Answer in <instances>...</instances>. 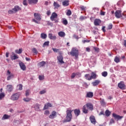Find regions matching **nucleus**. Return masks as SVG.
Returning a JSON list of instances; mask_svg holds the SVG:
<instances>
[{"label": "nucleus", "instance_id": "nucleus-40", "mask_svg": "<svg viewBox=\"0 0 126 126\" xmlns=\"http://www.w3.org/2000/svg\"><path fill=\"white\" fill-rule=\"evenodd\" d=\"M114 62H115V63H120V58L117 56L115 57L114 59Z\"/></svg>", "mask_w": 126, "mask_h": 126}, {"label": "nucleus", "instance_id": "nucleus-9", "mask_svg": "<svg viewBox=\"0 0 126 126\" xmlns=\"http://www.w3.org/2000/svg\"><path fill=\"white\" fill-rule=\"evenodd\" d=\"M118 87L122 89V90H125L126 89V85H125V82L122 81L118 83Z\"/></svg>", "mask_w": 126, "mask_h": 126}, {"label": "nucleus", "instance_id": "nucleus-41", "mask_svg": "<svg viewBox=\"0 0 126 126\" xmlns=\"http://www.w3.org/2000/svg\"><path fill=\"white\" fill-rule=\"evenodd\" d=\"M22 48H20L18 50H15V53L16 54H21L22 53Z\"/></svg>", "mask_w": 126, "mask_h": 126}, {"label": "nucleus", "instance_id": "nucleus-36", "mask_svg": "<svg viewBox=\"0 0 126 126\" xmlns=\"http://www.w3.org/2000/svg\"><path fill=\"white\" fill-rule=\"evenodd\" d=\"M5 96V94H4V93H1L0 94V100H2L3 98H4Z\"/></svg>", "mask_w": 126, "mask_h": 126}, {"label": "nucleus", "instance_id": "nucleus-16", "mask_svg": "<svg viewBox=\"0 0 126 126\" xmlns=\"http://www.w3.org/2000/svg\"><path fill=\"white\" fill-rule=\"evenodd\" d=\"M13 10H14L15 13H16V12H17V11H19V10H21V8H20V7H19V6H18V5H16L13 8Z\"/></svg>", "mask_w": 126, "mask_h": 126}, {"label": "nucleus", "instance_id": "nucleus-13", "mask_svg": "<svg viewBox=\"0 0 126 126\" xmlns=\"http://www.w3.org/2000/svg\"><path fill=\"white\" fill-rule=\"evenodd\" d=\"M19 64L20 66V68L22 69V70H26V66H25V64L22 62H20Z\"/></svg>", "mask_w": 126, "mask_h": 126}, {"label": "nucleus", "instance_id": "nucleus-51", "mask_svg": "<svg viewBox=\"0 0 126 126\" xmlns=\"http://www.w3.org/2000/svg\"><path fill=\"white\" fill-rule=\"evenodd\" d=\"M44 115L48 116L50 115V111L49 110H45L44 112Z\"/></svg>", "mask_w": 126, "mask_h": 126}, {"label": "nucleus", "instance_id": "nucleus-54", "mask_svg": "<svg viewBox=\"0 0 126 126\" xmlns=\"http://www.w3.org/2000/svg\"><path fill=\"white\" fill-rule=\"evenodd\" d=\"M108 28L109 30H111V29H112L113 28V25L112 24H110L108 26Z\"/></svg>", "mask_w": 126, "mask_h": 126}, {"label": "nucleus", "instance_id": "nucleus-8", "mask_svg": "<svg viewBox=\"0 0 126 126\" xmlns=\"http://www.w3.org/2000/svg\"><path fill=\"white\" fill-rule=\"evenodd\" d=\"M49 118L51 120H54L55 118H57V111H53L51 114L49 116Z\"/></svg>", "mask_w": 126, "mask_h": 126}, {"label": "nucleus", "instance_id": "nucleus-20", "mask_svg": "<svg viewBox=\"0 0 126 126\" xmlns=\"http://www.w3.org/2000/svg\"><path fill=\"white\" fill-rule=\"evenodd\" d=\"M86 97V98H92V97H93V93L91 92L87 93Z\"/></svg>", "mask_w": 126, "mask_h": 126}, {"label": "nucleus", "instance_id": "nucleus-60", "mask_svg": "<svg viewBox=\"0 0 126 126\" xmlns=\"http://www.w3.org/2000/svg\"><path fill=\"white\" fill-rule=\"evenodd\" d=\"M83 43H89L90 42V40H85L82 41Z\"/></svg>", "mask_w": 126, "mask_h": 126}, {"label": "nucleus", "instance_id": "nucleus-52", "mask_svg": "<svg viewBox=\"0 0 126 126\" xmlns=\"http://www.w3.org/2000/svg\"><path fill=\"white\" fill-rule=\"evenodd\" d=\"M39 80H43L44 79V76L43 75H39L38 77Z\"/></svg>", "mask_w": 126, "mask_h": 126}, {"label": "nucleus", "instance_id": "nucleus-35", "mask_svg": "<svg viewBox=\"0 0 126 126\" xmlns=\"http://www.w3.org/2000/svg\"><path fill=\"white\" fill-rule=\"evenodd\" d=\"M63 6H67V5H68L69 4L68 3V1L67 0H65L63 2Z\"/></svg>", "mask_w": 126, "mask_h": 126}, {"label": "nucleus", "instance_id": "nucleus-24", "mask_svg": "<svg viewBox=\"0 0 126 126\" xmlns=\"http://www.w3.org/2000/svg\"><path fill=\"white\" fill-rule=\"evenodd\" d=\"M34 108L35 111H40V104L36 103L34 105Z\"/></svg>", "mask_w": 126, "mask_h": 126}, {"label": "nucleus", "instance_id": "nucleus-31", "mask_svg": "<svg viewBox=\"0 0 126 126\" xmlns=\"http://www.w3.org/2000/svg\"><path fill=\"white\" fill-rule=\"evenodd\" d=\"M29 2L30 4H32V3H37V2H38V0H29Z\"/></svg>", "mask_w": 126, "mask_h": 126}, {"label": "nucleus", "instance_id": "nucleus-12", "mask_svg": "<svg viewBox=\"0 0 126 126\" xmlns=\"http://www.w3.org/2000/svg\"><path fill=\"white\" fill-rule=\"evenodd\" d=\"M52 107V104H51L50 102H48L44 105L43 110H47L49 109V108H51Z\"/></svg>", "mask_w": 126, "mask_h": 126}, {"label": "nucleus", "instance_id": "nucleus-62", "mask_svg": "<svg viewBox=\"0 0 126 126\" xmlns=\"http://www.w3.org/2000/svg\"><path fill=\"white\" fill-rule=\"evenodd\" d=\"M86 51L87 52H90L91 51V50L90 49V48L89 47H87L86 48Z\"/></svg>", "mask_w": 126, "mask_h": 126}, {"label": "nucleus", "instance_id": "nucleus-42", "mask_svg": "<svg viewBox=\"0 0 126 126\" xmlns=\"http://www.w3.org/2000/svg\"><path fill=\"white\" fill-rule=\"evenodd\" d=\"M8 13H9V14H13L16 13L14 11V10H13V9L12 8L11 10H9L8 11Z\"/></svg>", "mask_w": 126, "mask_h": 126}, {"label": "nucleus", "instance_id": "nucleus-21", "mask_svg": "<svg viewBox=\"0 0 126 126\" xmlns=\"http://www.w3.org/2000/svg\"><path fill=\"white\" fill-rule=\"evenodd\" d=\"M88 108H87V106L86 105H84L83 107V112L84 114H87V113H88Z\"/></svg>", "mask_w": 126, "mask_h": 126}, {"label": "nucleus", "instance_id": "nucleus-34", "mask_svg": "<svg viewBox=\"0 0 126 126\" xmlns=\"http://www.w3.org/2000/svg\"><path fill=\"white\" fill-rule=\"evenodd\" d=\"M49 44H50V41H46L43 43L42 47L43 48H45V47H48V46H49Z\"/></svg>", "mask_w": 126, "mask_h": 126}, {"label": "nucleus", "instance_id": "nucleus-56", "mask_svg": "<svg viewBox=\"0 0 126 126\" xmlns=\"http://www.w3.org/2000/svg\"><path fill=\"white\" fill-rule=\"evenodd\" d=\"M52 50L55 53H58V52H59V49H58L52 48Z\"/></svg>", "mask_w": 126, "mask_h": 126}, {"label": "nucleus", "instance_id": "nucleus-58", "mask_svg": "<svg viewBox=\"0 0 126 126\" xmlns=\"http://www.w3.org/2000/svg\"><path fill=\"white\" fill-rule=\"evenodd\" d=\"M114 123H115V121L114 120V119H111L110 120V124L111 125H112V124H114Z\"/></svg>", "mask_w": 126, "mask_h": 126}, {"label": "nucleus", "instance_id": "nucleus-48", "mask_svg": "<svg viewBox=\"0 0 126 126\" xmlns=\"http://www.w3.org/2000/svg\"><path fill=\"white\" fill-rule=\"evenodd\" d=\"M17 87H18L19 90H22L23 86L22 84L18 85Z\"/></svg>", "mask_w": 126, "mask_h": 126}, {"label": "nucleus", "instance_id": "nucleus-37", "mask_svg": "<svg viewBox=\"0 0 126 126\" xmlns=\"http://www.w3.org/2000/svg\"><path fill=\"white\" fill-rule=\"evenodd\" d=\"M101 75L103 77H106L108 76V72L107 71H103L101 73Z\"/></svg>", "mask_w": 126, "mask_h": 126}, {"label": "nucleus", "instance_id": "nucleus-45", "mask_svg": "<svg viewBox=\"0 0 126 126\" xmlns=\"http://www.w3.org/2000/svg\"><path fill=\"white\" fill-rule=\"evenodd\" d=\"M87 19V17L86 16H81L80 17V20H82V21Z\"/></svg>", "mask_w": 126, "mask_h": 126}, {"label": "nucleus", "instance_id": "nucleus-2", "mask_svg": "<svg viewBox=\"0 0 126 126\" xmlns=\"http://www.w3.org/2000/svg\"><path fill=\"white\" fill-rule=\"evenodd\" d=\"M70 55L72 57H75V59H77L78 58V56H79V51L78 49L75 47H73L71 51L69 52Z\"/></svg>", "mask_w": 126, "mask_h": 126}, {"label": "nucleus", "instance_id": "nucleus-6", "mask_svg": "<svg viewBox=\"0 0 126 126\" xmlns=\"http://www.w3.org/2000/svg\"><path fill=\"white\" fill-rule=\"evenodd\" d=\"M125 16V17H126V15H125V14H122V12L120 10H117L115 12V16L116 18H121V17H122V16Z\"/></svg>", "mask_w": 126, "mask_h": 126}, {"label": "nucleus", "instance_id": "nucleus-3", "mask_svg": "<svg viewBox=\"0 0 126 126\" xmlns=\"http://www.w3.org/2000/svg\"><path fill=\"white\" fill-rule=\"evenodd\" d=\"M34 17L35 19H33L32 21H33V22H35V23H37V24H39V23L38 21H40L41 19V15H40V14L38 13H34Z\"/></svg>", "mask_w": 126, "mask_h": 126}, {"label": "nucleus", "instance_id": "nucleus-43", "mask_svg": "<svg viewBox=\"0 0 126 126\" xmlns=\"http://www.w3.org/2000/svg\"><path fill=\"white\" fill-rule=\"evenodd\" d=\"M100 104L102 106H106V103H105V100L104 99H101L100 100Z\"/></svg>", "mask_w": 126, "mask_h": 126}, {"label": "nucleus", "instance_id": "nucleus-15", "mask_svg": "<svg viewBox=\"0 0 126 126\" xmlns=\"http://www.w3.org/2000/svg\"><path fill=\"white\" fill-rule=\"evenodd\" d=\"M48 38L51 40H56L57 39V36L53 35V33H49L48 34Z\"/></svg>", "mask_w": 126, "mask_h": 126}, {"label": "nucleus", "instance_id": "nucleus-33", "mask_svg": "<svg viewBox=\"0 0 126 126\" xmlns=\"http://www.w3.org/2000/svg\"><path fill=\"white\" fill-rule=\"evenodd\" d=\"M12 55H13V56H11V60H16V59H18V56L15 55L14 53H12Z\"/></svg>", "mask_w": 126, "mask_h": 126}, {"label": "nucleus", "instance_id": "nucleus-53", "mask_svg": "<svg viewBox=\"0 0 126 126\" xmlns=\"http://www.w3.org/2000/svg\"><path fill=\"white\" fill-rule=\"evenodd\" d=\"M76 75V74L75 73H72L71 76V78L72 79H73V78L75 77Z\"/></svg>", "mask_w": 126, "mask_h": 126}, {"label": "nucleus", "instance_id": "nucleus-23", "mask_svg": "<svg viewBox=\"0 0 126 126\" xmlns=\"http://www.w3.org/2000/svg\"><path fill=\"white\" fill-rule=\"evenodd\" d=\"M74 113L76 117H78L79 115H80V110L79 109H75L74 110Z\"/></svg>", "mask_w": 126, "mask_h": 126}, {"label": "nucleus", "instance_id": "nucleus-29", "mask_svg": "<svg viewBox=\"0 0 126 126\" xmlns=\"http://www.w3.org/2000/svg\"><path fill=\"white\" fill-rule=\"evenodd\" d=\"M62 23L64 25H67V20H66V19L65 18H63L62 19Z\"/></svg>", "mask_w": 126, "mask_h": 126}, {"label": "nucleus", "instance_id": "nucleus-38", "mask_svg": "<svg viewBox=\"0 0 126 126\" xmlns=\"http://www.w3.org/2000/svg\"><path fill=\"white\" fill-rule=\"evenodd\" d=\"M41 38H42V39H46V38H47V34L42 33L41 34Z\"/></svg>", "mask_w": 126, "mask_h": 126}, {"label": "nucleus", "instance_id": "nucleus-27", "mask_svg": "<svg viewBox=\"0 0 126 126\" xmlns=\"http://www.w3.org/2000/svg\"><path fill=\"white\" fill-rule=\"evenodd\" d=\"M96 76V73H95L94 72H92V75L91 76V80L92 79H95Z\"/></svg>", "mask_w": 126, "mask_h": 126}, {"label": "nucleus", "instance_id": "nucleus-17", "mask_svg": "<svg viewBox=\"0 0 126 126\" xmlns=\"http://www.w3.org/2000/svg\"><path fill=\"white\" fill-rule=\"evenodd\" d=\"M101 22L100 20V19H96L94 20V24L95 26H99V25H100V24L101 23Z\"/></svg>", "mask_w": 126, "mask_h": 126}, {"label": "nucleus", "instance_id": "nucleus-4", "mask_svg": "<svg viewBox=\"0 0 126 126\" xmlns=\"http://www.w3.org/2000/svg\"><path fill=\"white\" fill-rule=\"evenodd\" d=\"M57 17H58V14L56 12H53L50 17V20L51 21H55V23H58L59 19H57Z\"/></svg>", "mask_w": 126, "mask_h": 126}, {"label": "nucleus", "instance_id": "nucleus-49", "mask_svg": "<svg viewBox=\"0 0 126 126\" xmlns=\"http://www.w3.org/2000/svg\"><path fill=\"white\" fill-rule=\"evenodd\" d=\"M46 92V90H43L39 92V94L42 95V94H45Z\"/></svg>", "mask_w": 126, "mask_h": 126}, {"label": "nucleus", "instance_id": "nucleus-14", "mask_svg": "<svg viewBox=\"0 0 126 126\" xmlns=\"http://www.w3.org/2000/svg\"><path fill=\"white\" fill-rule=\"evenodd\" d=\"M6 90L8 92H11L13 90V87L11 85H8L6 87Z\"/></svg>", "mask_w": 126, "mask_h": 126}, {"label": "nucleus", "instance_id": "nucleus-63", "mask_svg": "<svg viewBox=\"0 0 126 126\" xmlns=\"http://www.w3.org/2000/svg\"><path fill=\"white\" fill-rule=\"evenodd\" d=\"M105 28H106V27H105V26H103V27H102V31H103L104 32H106V30H105Z\"/></svg>", "mask_w": 126, "mask_h": 126}, {"label": "nucleus", "instance_id": "nucleus-28", "mask_svg": "<svg viewBox=\"0 0 126 126\" xmlns=\"http://www.w3.org/2000/svg\"><path fill=\"white\" fill-rule=\"evenodd\" d=\"M45 64H46V62H45L44 61H42L38 63V66H39V67H42L44 66L45 65Z\"/></svg>", "mask_w": 126, "mask_h": 126}, {"label": "nucleus", "instance_id": "nucleus-11", "mask_svg": "<svg viewBox=\"0 0 126 126\" xmlns=\"http://www.w3.org/2000/svg\"><path fill=\"white\" fill-rule=\"evenodd\" d=\"M57 60L58 62L60 63H64V62H63V57L62 55H59V56L57 57Z\"/></svg>", "mask_w": 126, "mask_h": 126}, {"label": "nucleus", "instance_id": "nucleus-22", "mask_svg": "<svg viewBox=\"0 0 126 126\" xmlns=\"http://www.w3.org/2000/svg\"><path fill=\"white\" fill-rule=\"evenodd\" d=\"M58 35L59 37H61V38H63L65 36V33L63 32H58Z\"/></svg>", "mask_w": 126, "mask_h": 126}, {"label": "nucleus", "instance_id": "nucleus-39", "mask_svg": "<svg viewBox=\"0 0 126 126\" xmlns=\"http://www.w3.org/2000/svg\"><path fill=\"white\" fill-rule=\"evenodd\" d=\"M105 113V116H106V117H109L111 115V112L108 110H106Z\"/></svg>", "mask_w": 126, "mask_h": 126}, {"label": "nucleus", "instance_id": "nucleus-44", "mask_svg": "<svg viewBox=\"0 0 126 126\" xmlns=\"http://www.w3.org/2000/svg\"><path fill=\"white\" fill-rule=\"evenodd\" d=\"M23 100L25 102H30V101H31V98L29 97H27L24 98Z\"/></svg>", "mask_w": 126, "mask_h": 126}, {"label": "nucleus", "instance_id": "nucleus-32", "mask_svg": "<svg viewBox=\"0 0 126 126\" xmlns=\"http://www.w3.org/2000/svg\"><path fill=\"white\" fill-rule=\"evenodd\" d=\"M85 77L87 80H91V77L89 74H86L85 75Z\"/></svg>", "mask_w": 126, "mask_h": 126}, {"label": "nucleus", "instance_id": "nucleus-61", "mask_svg": "<svg viewBox=\"0 0 126 126\" xmlns=\"http://www.w3.org/2000/svg\"><path fill=\"white\" fill-rule=\"evenodd\" d=\"M94 50L95 52H99V48H98L94 47Z\"/></svg>", "mask_w": 126, "mask_h": 126}, {"label": "nucleus", "instance_id": "nucleus-50", "mask_svg": "<svg viewBox=\"0 0 126 126\" xmlns=\"http://www.w3.org/2000/svg\"><path fill=\"white\" fill-rule=\"evenodd\" d=\"M32 52L33 53H34V54H35V55H37V54H38V51H37V49H36V48H33L32 49Z\"/></svg>", "mask_w": 126, "mask_h": 126}, {"label": "nucleus", "instance_id": "nucleus-57", "mask_svg": "<svg viewBox=\"0 0 126 126\" xmlns=\"http://www.w3.org/2000/svg\"><path fill=\"white\" fill-rule=\"evenodd\" d=\"M106 14V12H103L102 10L100 11V15H105V14Z\"/></svg>", "mask_w": 126, "mask_h": 126}, {"label": "nucleus", "instance_id": "nucleus-10", "mask_svg": "<svg viewBox=\"0 0 126 126\" xmlns=\"http://www.w3.org/2000/svg\"><path fill=\"white\" fill-rule=\"evenodd\" d=\"M112 117L115 119V120H118V121H120V120H122L124 116H120L116 113H113Z\"/></svg>", "mask_w": 126, "mask_h": 126}, {"label": "nucleus", "instance_id": "nucleus-25", "mask_svg": "<svg viewBox=\"0 0 126 126\" xmlns=\"http://www.w3.org/2000/svg\"><path fill=\"white\" fill-rule=\"evenodd\" d=\"M10 118V116L7 114H5L3 116L2 118V121H4V120H8Z\"/></svg>", "mask_w": 126, "mask_h": 126}, {"label": "nucleus", "instance_id": "nucleus-19", "mask_svg": "<svg viewBox=\"0 0 126 126\" xmlns=\"http://www.w3.org/2000/svg\"><path fill=\"white\" fill-rule=\"evenodd\" d=\"M86 106H87L89 110H90L91 111H92L93 110V105H92V104L90 103H88L86 104Z\"/></svg>", "mask_w": 126, "mask_h": 126}, {"label": "nucleus", "instance_id": "nucleus-30", "mask_svg": "<svg viewBox=\"0 0 126 126\" xmlns=\"http://www.w3.org/2000/svg\"><path fill=\"white\" fill-rule=\"evenodd\" d=\"M53 5L55 7V8H59V7L61 6V5L59 4V3L56 1H54Z\"/></svg>", "mask_w": 126, "mask_h": 126}, {"label": "nucleus", "instance_id": "nucleus-47", "mask_svg": "<svg viewBox=\"0 0 126 126\" xmlns=\"http://www.w3.org/2000/svg\"><path fill=\"white\" fill-rule=\"evenodd\" d=\"M66 14L67 15V16H70V15L71 14V11L68 10Z\"/></svg>", "mask_w": 126, "mask_h": 126}, {"label": "nucleus", "instance_id": "nucleus-7", "mask_svg": "<svg viewBox=\"0 0 126 126\" xmlns=\"http://www.w3.org/2000/svg\"><path fill=\"white\" fill-rule=\"evenodd\" d=\"M7 75H8V77H7V80H10L11 78H13L14 77V75L13 73H11L9 71V70H8L7 71Z\"/></svg>", "mask_w": 126, "mask_h": 126}, {"label": "nucleus", "instance_id": "nucleus-5", "mask_svg": "<svg viewBox=\"0 0 126 126\" xmlns=\"http://www.w3.org/2000/svg\"><path fill=\"white\" fill-rule=\"evenodd\" d=\"M20 97V93H17L13 94L10 97L11 100L12 101H16L19 99Z\"/></svg>", "mask_w": 126, "mask_h": 126}, {"label": "nucleus", "instance_id": "nucleus-64", "mask_svg": "<svg viewBox=\"0 0 126 126\" xmlns=\"http://www.w3.org/2000/svg\"><path fill=\"white\" fill-rule=\"evenodd\" d=\"M81 9H82V10H85V7L82 6L81 7Z\"/></svg>", "mask_w": 126, "mask_h": 126}, {"label": "nucleus", "instance_id": "nucleus-46", "mask_svg": "<svg viewBox=\"0 0 126 126\" xmlns=\"http://www.w3.org/2000/svg\"><path fill=\"white\" fill-rule=\"evenodd\" d=\"M30 90H27L26 91V96L27 97H28V96L30 95Z\"/></svg>", "mask_w": 126, "mask_h": 126}, {"label": "nucleus", "instance_id": "nucleus-1", "mask_svg": "<svg viewBox=\"0 0 126 126\" xmlns=\"http://www.w3.org/2000/svg\"><path fill=\"white\" fill-rule=\"evenodd\" d=\"M73 112V110L70 108H67L66 111V119L63 121V123H68L71 121L72 119V114H71Z\"/></svg>", "mask_w": 126, "mask_h": 126}, {"label": "nucleus", "instance_id": "nucleus-26", "mask_svg": "<svg viewBox=\"0 0 126 126\" xmlns=\"http://www.w3.org/2000/svg\"><path fill=\"white\" fill-rule=\"evenodd\" d=\"M99 83H100V81L96 80L94 82H93L92 83V84H93V86H97V85H99Z\"/></svg>", "mask_w": 126, "mask_h": 126}, {"label": "nucleus", "instance_id": "nucleus-55", "mask_svg": "<svg viewBox=\"0 0 126 126\" xmlns=\"http://www.w3.org/2000/svg\"><path fill=\"white\" fill-rule=\"evenodd\" d=\"M23 4H24V5H27V0H24L23 1Z\"/></svg>", "mask_w": 126, "mask_h": 126}, {"label": "nucleus", "instance_id": "nucleus-18", "mask_svg": "<svg viewBox=\"0 0 126 126\" xmlns=\"http://www.w3.org/2000/svg\"><path fill=\"white\" fill-rule=\"evenodd\" d=\"M90 120L92 124H93L94 125H95V124H96V120L95 119V117L94 116H91L90 117Z\"/></svg>", "mask_w": 126, "mask_h": 126}, {"label": "nucleus", "instance_id": "nucleus-59", "mask_svg": "<svg viewBox=\"0 0 126 126\" xmlns=\"http://www.w3.org/2000/svg\"><path fill=\"white\" fill-rule=\"evenodd\" d=\"M46 14L47 15H48V16H49V15H51V11L48 10L46 12Z\"/></svg>", "mask_w": 126, "mask_h": 126}]
</instances>
